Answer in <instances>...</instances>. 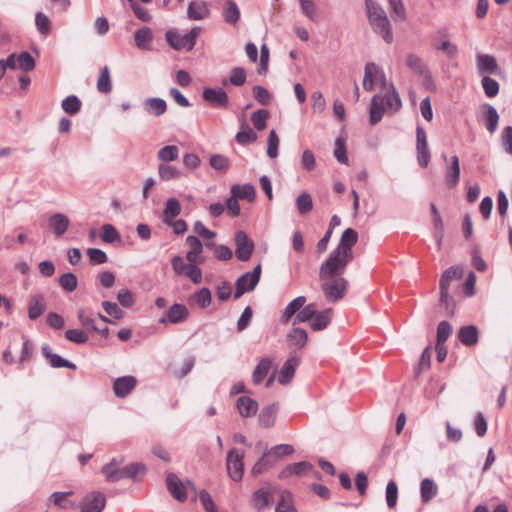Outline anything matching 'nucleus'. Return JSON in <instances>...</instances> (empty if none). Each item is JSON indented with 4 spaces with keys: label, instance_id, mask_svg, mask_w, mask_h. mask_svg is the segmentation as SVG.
Here are the masks:
<instances>
[{
    "label": "nucleus",
    "instance_id": "c85d7f7f",
    "mask_svg": "<svg viewBox=\"0 0 512 512\" xmlns=\"http://www.w3.org/2000/svg\"><path fill=\"white\" fill-rule=\"evenodd\" d=\"M460 180L459 158L453 155L449 159V165L446 168V182L449 187H455Z\"/></svg>",
    "mask_w": 512,
    "mask_h": 512
},
{
    "label": "nucleus",
    "instance_id": "338daca9",
    "mask_svg": "<svg viewBox=\"0 0 512 512\" xmlns=\"http://www.w3.org/2000/svg\"><path fill=\"white\" fill-rule=\"evenodd\" d=\"M86 253L91 263L96 265L104 264L108 260L107 254L98 248H88Z\"/></svg>",
    "mask_w": 512,
    "mask_h": 512
},
{
    "label": "nucleus",
    "instance_id": "c9c22d12",
    "mask_svg": "<svg viewBox=\"0 0 512 512\" xmlns=\"http://www.w3.org/2000/svg\"><path fill=\"white\" fill-rule=\"evenodd\" d=\"M438 493V486L434 480L424 478L420 484V494L423 503L430 502Z\"/></svg>",
    "mask_w": 512,
    "mask_h": 512
},
{
    "label": "nucleus",
    "instance_id": "9b49d317",
    "mask_svg": "<svg viewBox=\"0 0 512 512\" xmlns=\"http://www.w3.org/2000/svg\"><path fill=\"white\" fill-rule=\"evenodd\" d=\"M416 153L418 165L426 168L430 162L431 153L428 147L426 132L421 126L416 128Z\"/></svg>",
    "mask_w": 512,
    "mask_h": 512
},
{
    "label": "nucleus",
    "instance_id": "f257e3e1",
    "mask_svg": "<svg viewBox=\"0 0 512 512\" xmlns=\"http://www.w3.org/2000/svg\"><path fill=\"white\" fill-rule=\"evenodd\" d=\"M365 12L372 31L387 44L393 42L391 21L381 4L374 0H365Z\"/></svg>",
    "mask_w": 512,
    "mask_h": 512
},
{
    "label": "nucleus",
    "instance_id": "1a4fd4ad",
    "mask_svg": "<svg viewBox=\"0 0 512 512\" xmlns=\"http://www.w3.org/2000/svg\"><path fill=\"white\" fill-rule=\"evenodd\" d=\"M243 458L244 453L237 449H232L227 454L226 467L230 478L234 481H240L243 476Z\"/></svg>",
    "mask_w": 512,
    "mask_h": 512
},
{
    "label": "nucleus",
    "instance_id": "b1692460",
    "mask_svg": "<svg viewBox=\"0 0 512 512\" xmlns=\"http://www.w3.org/2000/svg\"><path fill=\"white\" fill-rule=\"evenodd\" d=\"M204 100L217 107H227L228 96L222 88H205L202 94Z\"/></svg>",
    "mask_w": 512,
    "mask_h": 512
},
{
    "label": "nucleus",
    "instance_id": "a19ab883",
    "mask_svg": "<svg viewBox=\"0 0 512 512\" xmlns=\"http://www.w3.org/2000/svg\"><path fill=\"white\" fill-rule=\"evenodd\" d=\"M190 301L191 303L196 304L199 308L205 309L211 304V291L208 288L203 287L191 296Z\"/></svg>",
    "mask_w": 512,
    "mask_h": 512
},
{
    "label": "nucleus",
    "instance_id": "7ed1b4c3",
    "mask_svg": "<svg viewBox=\"0 0 512 512\" xmlns=\"http://www.w3.org/2000/svg\"><path fill=\"white\" fill-rule=\"evenodd\" d=\"M275 495L279 498L276 512H297L291 502V494L287 491H277L275 487L270 485L258 489V508L272 503Z\"/></svg>",
    "mask_w": 512,
    "mask_h": 512
},
{
    "label": "nucleus",
    "instance_id": "7c9ffc66",
    "mask_svg": "<svg viewBox=\"0 0 512 512\" xmlns=\"http://www.w3.org/2000/svg\"><path fill=\"white\" fill-rule=\"evenodd\" d=\"M70 224L69 218L63 213H56L49 218V226L56 236H62Z\"/></svg>",
    "mask_w": 512,
    "mask_h": 512
},
{
    "label": "nucleus",
    "instance_id": "37998d69",
    "mask_svg": "<svg viewBox=\"0 0 512 512\" xmlns=\"http://www.w3.org/2000/svg\"><path fill=\"white\" fill-rule=\"evenodd\" d=\"M122 461H118L116 459L111 460L109 463L102 467V474L105 476L108 482H117L119 481L118 474L120 473V465Z\"/></svg>",
    "mask_w": 512,
    "mask_h": 512
},
{
    "label": "nucleus",
    "instance_id": "473e14b6",
    "mask_svg": "<svg viewBox=\"0 0 512 512\" xmlns=\"http://www.w3.org/2000/svg\"><path fill=\"white\" fill-rule=\"evenodd\" d=\"M181 213V204L177 198H169L163 211V222L167 225L172 223V220Z\"/></svg>",
    "mask_w": 512,
    "mask_h": 512
},
{
    "label": "nucleus",
    "instance_id": "393cba45",
    "mask_svg": "<svg viewBox=\"0 0 512 512\" xmlns=\"http://www.w3.org/2000/svg\"><path fill=\"white\" fill-rule=\"evenodd\" d=\"M431 45L433 49L443 52L448 59H455L458 55V48L447 38L435 36L432 38Z\"/></svg>",
    "mask_w": 512,
    "mask_h": 512
},
{
    "label": "nucleus",
    "instance_id": "4d7b16f0",
    "mask_svg": "<svg viewBox=\"0 0 512 512\" xmlns=\"http://www.w3.org/2000/svg\"><path fill=\"white\" fill-rule=\"evenodd\" d=\"M280 140L275 132V130H271L267 139V147L266 153L267 155L274 159L278 156V148H279Z\"/></svg>",
    "mask_w": 512,
    "mask_h": 512
},
{
    "label": "nucleus",
    "instance_id": "f704fd0d",
    "mask_svg": "<svg viewBox=\"0 0 512 512\" xmlns=\"http://www.w3.org/2000/svg\"><path fill=\"white\" fill-rule=\"evenodd\" d=\"M459 341L466 346H473L478 342V330L476 326L468 325L460 328Z\"/></svg>",
    "mask_w": 512,
    "mask_h": 512
},
{
    "label": "nucleus",
    "instance_id": "69168bd1",
    "mask_svg": "<svg viewBox=\"0 0 512 512\" xmlns=\"http://www.w3.org/2000/svg\"><path fill=\"white\" fill-rule=\"evenodd\" d=\"M398 487L394 481L388 482L386 486V502L389 508H394L397 504Z\"/></svg>",
    "mask_w": 512,
    "mask_h": 512
},
{
    "label": "nucleus",
    "instance_id": "680f3d73",
    "mask_svg": "<svg viewBox=\"0 0 512 512\" xmlns=\"http://www.w3.org/2000/svg\"><path fill=\"white\" fill-rule=\"evenodd\" d=\"M481 82L484 92L488 97L492 98L498 94L499 84L496 80L491 77L484 76Z\"/></svg>",
    "mask_w": 512,
    "mask_h": 512
},
{
    "label": "nucleus",
    "instance_id": "423d86ee",
    "mask_svg": "<svg viewBox=\"0 0 512 512\" xmlns=\"http://www.w3.org/2000/svg\"><path fill=\"white\" fill-rule=\"evenodd\" d=\"M201 33V28L198 26L193 27L188 33L180 35L176 31H167L165 36L168 44L175 50L191 51L195 44L196 39Z\"/></svg>",
    "mask_w": 512,
    "mask_h": 512
},
{
    "label": "nucleus",
    "instance_id": "aec40b11",
    "mask_svg": "<svg viewBox=\"0 0 512 512\" xmlns=\"http://www.w3.org/2000/svg\"><path fill=\"white\" fill-rule=\"evenodd\" d=\"M476 67L479 74H496L499 70L497 60L491 54H477Z\"/></svg>",
    "mask_w": 512,
    "mask_h": 512
},
{
    "label": "nucleus",
    "instance_id": "0eeeda50",
    "mask_svg": "<svg viewBox=\"0 0 512 512\" xmlns=\"http://www.w3.org/2000/svg\"><path fill=\"white\" fill-rule=\"evenodd\" d=\"M347 287L348 282L343 277H332L328 280H324L321 285L324 296L330 303L341 300L345 296Z\"/></svg>",
    "mask_w": 512,
    "mask_h": 512
},
{
    "label": "nucleus",
    "instance_id": "f3484780",
    "mask_svg": "<svg viewBox=\"0 0 512 512\" xmlns=\"http://www.w3.org/2000/svg\"><path fill=\"white\" fill-rule=\"evenodd\" d=\"M106 499L101 492H92L87 495L81 504V512H101L105 507Z\"/></svg>",
    "mask_w": 512,
    "mask_h": 512
},
{
    "label": "nucleus",
    "instance_id": "ddd939ff",
    "mask_svg": "<svg viewBox=\"0 0 512 512\" xmlns=\"http://www.w3.org/2000/svg\"><path fill=\"white\" fill-rule=\"evenodd\" d=\"M279 409V402L264 405L258 413V427L262 429H270L274 427Z\"/></svg>",
    "mask_w": 512,
    "mask_h": 512
},
{
    "label": "nucleus",
    "instance_id": "58836bf2",
    "mask_svg": "<svg viewBox=\"0 0 512 512\" xmlns=\"http://www.w3.org/2000/svg\"><path fill=\"white\" fill-rule=\"evenodd\" d=\"M153 39V32L149 27H142L135 31V45L141 50H147Z\"/></svg>",
    "mask_w": 512,
    "mask_h": 512
},
{
    "label": "nucleus",
    "instance_id": "f03ea898",
    "mask_svg": "<svg viewBox=\"0 0 512 512\" xmlns=\"http://www.w3.org/2000/svg\"><path fill=\"white\" fill-rule=\"evenodd\" d=\"M402 107L401 98L395 87L390 84L387 92L376 94L372 97L369 109V121L371 125H375L381 121L385 112H397Z\"/></svg>",
    "mask_w": 512,
    "mask_h": 512
},
{
    "label": "nucleus",
    "instance_id": "13d9d810",
    "mask_svg": "<svg viewBox=\"0 0 512 512\" xmlns=\"http://www.w3.org/2000/svg\"><path fill=\"white\" fill-rule=\"evenodd\" d=\"M389 6L396 19L405 21L407 19V12L402 0H388Z\"/></svg>",
    "mask_w": 512,
    "mask_h": 512
},
{
    "label": "nucleus",
    "instance_id": "c756f323",
    "mask_svg": "<svg viewBox=\"0 0 512 512\" xmlns=\"http://www.w3.org/2000/svg\"><path fill=\"white\" fill-rule=\"evenodd\" d=\"M46 309V303L43 295L36 294L32 296L28 303V317L35 320L40 317Z\"/></svg>",
    "mask_w": 512,
    "mask_h": 512
},
{
    "label": "nucleus",
    "instance_id": "9d476101",
    "mask_svg": "<svg viewBox=\"0 0 512 512\" xmlns=\"http://www.w3.org/2000/svg\"><path fill=\"white\" fill-rule=\"evenodd\" d=\"M375 83H381L384 88L387 85L383 70L375 63L370 62L365 65L362 85L364 90L371 91Z\"/></svg>",
    "mask_w": 512,
    "mask_h": 512
},
{
    "label": "nucleus",
    "instance_id": "09e8293b",
    "mask_svg": "<svg viewBox=\"0 0 512 512\" xmlns=\"http://www.w3.org/2000/svg\"><path fill=\"white\" fill-rule=\"evenodd\" d=\"M97 89L100 93H110L112 91V82L110 77L109 68L104 66L101 71L97 81Z\"/></svg>",
    "mask_w": 512,
    "mask_h": 512
},
{
    "label": "nucleus",
    "instance_id": "6e6552de",
    "mask_svg": "<svg viewBox=\"0 0 512 512\" xmlns=\"http://www.w3.org/2000/svg\"><path fill=\"white\" fill-rule=\"evenodd\" d=\"M166 482L171 495L180 502L187 499L188 489L196 493L195 487L191 482L187 481L186 483H183L173 473L167 475Z\"/></svg>",
    "mask_w": 512,
    "mask_h": 512
},
{
    "label": "nucleus",
    "instance_id": "4468645a",
    "mask_svg": "<svg viewBox=\"0 0 512 512\" xmlns=\"http://www.w3.org/2000/svg\"><path fill=\"white\" fill-rule=\"evenodd\" d=\"M235 254L237 259L240 261H247L252 254L254 243L249 240L246 233L243 231H237L235 233Z\"/></svg>",
    "mask_w": 512,
    "mask_h": 512
},
{
    "label": "nucleus",
    "instance_id": "5701e85b",
    "mask_svg": "<svg viewBox=\"0 0 512 512\" xmlns=\"http://www.w3.org/2000/svg\"><path fill=\"white\" fill-rule=\"evenodd\" d=\"M144 111L153 117L162 116L167 110L166 101L159 97H148L143 102Z\"/></svg>",
    "mask_w": 512,
    "mask_h": 512
},
{
    "label": "nucleus",
    "instance_id": "3c124183",
    "mask_svg": "<svg viewBox=\"0 0 512 512\" xmlns=\"http://www.w3.org/2000/svg\"><path fill=\"white\" fill-rule=\"evenodd\" d=\"M101 239L105 243L121 242V236L117 229L111 224H104L101 227Z\"/></svg>",
    "mask_w": 512,
    "mask_h": 512
},
{
    "label": "nucleus",
    "instance_id": "39448f33",
    "mask_svg": "<svg viewBox=\"0 0 512 512\" xmlns=\"http://www.w3.org/2000/svg\"><path fill=\"white\" fill-rule=\"evenodd\" d=\"M293 453L294 448L290 444H278L271 448L265 445L261 457H258V473L271 468L282 457Z\"/></svg>",
    "mask_w": 512,
    "mask_h": 512
},
{
    "label": "nucleus",
    "instance_id": "8fccbe9b",
    "mask_svg": "<svg viewBox=\"0 0 512 512\" xmlns=\"http://www.w3.org/2000/svg\"><path fill=\"white\" fill-rule=\"evenodd\" d=\"M255 139H256V135L253 133L249 124L245 120L242 119L241 125H240V130L236 134V141L241 145H245Z\"/></svg>",
    "mask_w": 512,
    "mask_h": 512
},
{
    "label": "nucleus",
    "instance_id": "4c0bfd02",
    "mask_svg": "<svg viewBox=\"0 0 512 512\" xmlns=\"http://www.w3.org/2000/svg\"><path fill=\"white\" fill-rule=\"evenodd\" d=\"M146 471V467L142 463H132L130 465L121 467L119 470V481L122 479L130 478V479H136L138 475H143Z\"/></svg>",
    "mask_w": 512,
    "mask_h": 512
},
{
    "label": "nucleus",
    "instance_id": "49530a36",
    "mask_svg": "<svg viewBox=\"0 0 512 512\" xmlns=\"http://www.w3.org/2000/svg\"><path fill=\"white\" fill-rule=\"evenodd\" d=\"M236 406L243 417H249L256 413L255 402L246 396L239 397L237 399Z\"/></svg>",
    "mask_w": 512,
    "mask_h": 512
},
{
    "label": "nucleus",
    "instance_id": "864d4df0",
    "mask_svg": "<svg viewBox=\"0 0 512 512\" xmlns=\"http://www.w3.org/2000/svg\"><path fill=\"white\" fill-rule=\"evenodd\" d=\"M179 149L175 145H167L162 147L158 153L157 157L163 163H168L176 160L178 158Z\"/></svg>",
    "mask_w": 512,
    "mask_h": 512
},
{
    "label": "nucleus",
    "instance_id": "c03bdc74",
    "mask_svg": "<svg viewBox=\"0 0 512 512\" xmlns=\"http://www.w3.org/2000/svg\"><path fill=\"white\" fill-rule=\"evenodd\" d=\"M331 312H332L331 309H327V310L321 311V312H318L316 310V314L311 319V328L314 331H320V330L325 329L330 322Z\"/></svg>",
    "mask_w": 512,
    "mask_h": 512
},
{
    "label": "nucleus",
    "instance_id": "4be33fe9",
    "mask_svg": "<svg viewBox=\"0 0 512 512\" xmlns=\"http://www.w3.org/2000/svg\"><path fill=\"white\" fill-rule=\"evenodd\" d=\"M137 380L134 376H122L113 383V390L117 397H126L136 386Z\"/></svg>",
    "mask_w": 512,
    "mask_h": 512
},
{
    "label": "nucleus",
    "instance_id": "0e129e2a",
    "mask_svg": "<svg viewBox=\"0 0 512 512\" xmlns=\"http://www.w3.org/2000/svg\"><path fill=\"white\" fill-rule=\"evenodd\" d=\"M334 156L340 163H342V164L348 163L345 140L342 139L341 137H338L335 140Z\"/></svg>",
    "mask_w": 512,
    "mask_h": 512
},
{
    "label": "nucleus",
    "instance_id": "de8ad7c7",
    "mask_svg": "<svg viewBox=\"0 0 512 512\" xmlns=\"http://www.w3.org/2000/svg\"><path fill=\"white\" fill-rule=\"evenodd\" d=\"M296 208L300 215H306L313 209L312 197L307 192L300 193L296 198Z\"/></svg>",
    "mask_w": 512,
    "mask_h": 512
},
{
    "label": "nucleus",
    "instance_id": "6e6d98bb",
    "mask_svg": "<svg viewBox=\"0 0 512 512\" xmlns=\"http://www.w3.org/2000/svg\"><path fill=\"white\" fill-rule=\"evenodd\" d=\"M17 67L24 72H30L35 68V60L27 51H23L17 57Z\"/></svg>",
    "mask_w": 512,
    "mask_h": 512
},
{
    "label": "nucleus",
    "instance_id": "e2e57ef3",
    "mask_svg": "<svg viewBox=\"0 0 512 512\" xmlns=\"http://www.w3.org/2000/svg\"><path fill=\"white\" fill-rule=\"evenodd\" d=\"M65 337L76 344L86 343L89 339V336L86 332L80 329H68L65 332Z\"/></svg>",
    "mask_w": 512,
    "mask_h": 512
},
{
    "label": "nucleus",
    "instance_id": "bf43d9fd",
    "mask_svg": "<svg viewBox=\"0 0 512 512\" xmlns=\"http://www.w3.org/2000/svg\"><path fill=\"white\" fill-rule=\"evenodd\" d=\"M440 305L446 310V314L452 316L454 314L455 301L453 297L449 295V290H440Z\"/></svg>",
    "mask_w": 512,
    "mask_h": 512
},
{
    "label": "nucleus",
    "instance_id": "20e7f679",
    "mask_svg": "<svg viewBox=\"0 0 512 512\" xmlns=\"http://www.w3.org/2000/svg\"><path fill=\"white\" fill-rule=\"evenodd\" d=\"M352 260V257L334 250L325 262L322 263L319 270V277L322 280H328L336 275L342 274L346 265Z\"/></svg>",
    "mask_w": 512,
    "mask_h": 512
},
{
    "label": "nucleus",
    "instance_id": "e433bc0d",
    "mask_svg": "<svg viewBox=\"0 0 512 512\" xmlns=\"http://www.w3.org/2000/svg\"><path fill=\"white\" fill-rule=\"evenodd\" d=\"M483 120L485 121L487 130L492 134L496 131L499 122V114L492 105H485L483 111Z\"/></svg>",
    "mask_w": 512,
    "mask_h": 512
},
{
    "label": "nucleus",
    "instance_id": "cd10ccee",
    "mask_svg": "<svg viewBox=\"0 0 512 512\" xmlns=\"http://www.w3.org/2000/svg\"><path fill=\"white\" fill-rule=\"evenodd\" d=\"M463 275H464V269L462 266L457 265V266L449 267L441 275L440 282H439V289L440 290H444V289L449 290L451 281L456 280V279H461L463 277Z\"/></svg>",
    "mask_w": 512,
    "mask_h": 512
},
{
    "label": "nucleus",
    "instance_id": "ea45409f",
    "mask_svg": "<svg viewBox=\"0 0 512 512\" xmlns=\"http://www.w3.org/2000/svg\"><path fill=\"white\" fill-rule=\"evenodd\" d=\"M158 175L163 181H171L179 179L182 176V172L175 166L162 163L158 166Z\"/></svg>",
    "mask_w": 512,
    "mask_h": 512
},
{
    "label": "nucleus",
    "instance_id": "dca6fc26",
    "mask_svg": "<svg viewBox=\"0 0 512 512\" xmlns=\"http://www.w3.org/2000/svg\"><path fill=\"white\" fill-rule=\"evenodd\" d=\"M299 363L300 359L295 354H291L284 362L277 376L281 385H288L292 381Z\"/></svg>",
    "mask_w": 512,
    "mask_h": 512
},
{
    "label": "nucleus",
    "instance_id": "79ce46f5",
    "mask_svg": "<svg viewBox=\"0 0 512 512\" xmlns=\"http://www.w3.org/2000/svg\"><path fill=\"white\" fill-rule=\"evenodd\" d=\"M222 16L228 24H236L240 18V11L237 4L232 0L226 1V7L223 9Z\"/></svg>",
    "mask_w": 512,
    "mask_h": 512
},
{
    "label": "nucleus",
    "instance_id": "a878e982",
    "mask_svg": "<svg viewBox=\"0 0 512 512\" xmlns=\"http://www.w3.org/2000/svg\"><path fill=\"white\" fill-rule=\"evenodd\" d=\"M308 340L307 332L302 328H293L287 334V343L290 349H302Z\"/></svg>",
    "mask_w": 512,
    "mask_h": 512
},
{
    "label": "nucleus",
    "instance_id": "bb28decb",
    "mask_svg": "<svg viewBox=\"0 0 512 512\" xmlns=\"http://www.w3.org/2000/svg\"><path fill=\"white\" fill-rule=\"evenodd\" d=\"M313 466L307 461L296 462L287 465L280 473L279 478L286 479L292 475L301 476L306 472L312 470Z\"/></svg>",
    "mask_w": 512,
    "mask_h": 512
},
{
    "label": "nucleus",
    "instance_id": "603ef678",
    "mask_svg": "<svg viewBox=\"0 0 512 512\" xmlns=\"http://www.w3.org/2000/svg\"><path fill=\"white\" fill-rule=\"evenodd\" d=\"M61 107L64 110L65 113L70 115L77 114L81 109V101L79 98L75 95L67 96L65 99H63L61 103Z\"/></svg>",
    "mask_w": 512,
    "mask_h": 512
},
{
    "label": "nucleus",
    "instance_id": "774afa93",
    "mask_svg": "<svg viewBox=\"0 0 512 512\" xmlns=\"http://www.w3.org/2000/svg\"><path fill=\"white\" fill-rule=\"evenodd\" d=\"M35 24L38 29V31L43 34L47 35L50 32V20L48 16H46L42 12H37L35 15Z\"/></svg>",
    "mask_w": 512,
    "mask_h": 512
},
{
    "label": "nucleus",
    "instance_id": "5fc2aeb1",
    "mask_svg": "<svg viewBox=\"0 0 512 512\" xmlns=\"http://www.w3.org/2000/svg\"><path fill=\"white\" fill-rule=\"evenodd\" d=\"M316 309L317 308L314 304H308L306 306H303L296 314L293 320V325L310 321L316 314Z\"/></svg>",
    "mask_w": 512,
    "mask_h": 512
},
{
    "label": "nucleus",
    "instance_id": "a211bd4d",
    "mask_svg": "<svg viewBox=\"0 0 512 512\" xmlns=\"http://www.w3.org/2000/svg\"><path fill=\"white\" fill-rule=\"evenodd\" d=\"M256 286V267L243 275H241L236 281V290L234 298H240L244 293L251 291Z\"/></svg>",
    "mask_w": 512,
    "mask_h": 512
},
{
    "label": "nucleus",
    "instance_id": "f8f14e48",
    "mask_svg": "<svg viewBox=\"0 0 512 512\" xmlns=\"http://www.w3.org/2000/svg\"><path fill=\"white\" fill-rule=\"evenodd\" d=\"M406 66L415 74L422 76L424 85L429 88L432 85V77L422 58L418 55L409 53L405 58Z\"/></svg>",
    "mask_w": 512,
    "mask_h": 512
},
{
    "label": "nucleus",
    "instance_id": "052dcab7",
    "mask_svg": "<svg viewBox=\"0 0 512 512\" xmlns=\"http://www.w3.org/2000/svg\"><path fill=\"white\" fill-rule=\"evenodd\" d=\"M60 286L68 292H72L77 288L78 280L73 273H65L59 278Z\"/></svg>",
    "mask_w": 512,
    "mask_h": 512
},
{
    "label": "nucleus",
    "instance_id": "412c9836",
    "mask_svg": "<svg viewBox=\"0 0 512 512\" xmlns=\"http://www.w3.org/2000/svg\"><path fill=\"white\" fill-rule=\"evenodd\" d=\"M43 357L49 361L50 365L54 368H68L75 370L77 367L74 363L62 358L58 354H54L49 345L44 344L41 348Z\"/></svg>",
    "mask_w": 512,
    "mask_h": 512
},
{
    "label": "nucleus",
    "instance_id": "6ab92c4d",
    "mask_svg": "<svg viewBox=\"0 0 512 512\" xmlns=\"http://www.w3.org/2000/svg\"><path fill=\"white\" fill-rule=\"evenodd\" d=\"M358 241V233L356 230L352 228H347L341 235L339 244L336 250L340 251L342 254L349 255L353 258L352 247Z\"/></svg>",
    "mask_w": 512,
    "mask_h": 512
},
{
    "label": "nucleus",
    "instance_id": "a18cd8bd",
    "mask_svg": "<svg viewBox=\"0 0 512 512\" xmlns=\"http://www.w3.org/2000/svg\"><path fill=\"white\" fill-rule=\"evenodd\" d=\"M231 194L236 198L252 201L255 196V189L251 184L233 185Z\"/></svg>",
    "mask_w": 512,
    "mask_h": 512
},
{
    "label": "nucleus",
    "instance_id": "72a5a7b5",
    "mask_svg": "<svg viewBox=\"0 0 512 512\" xmlns=\"http://www.w3.org/2000/svg\"><path fill=\"white\" fill-rule=\"evenodd\" d=\"M188 17L191 20H203L209 15V9L204 1H193L187 9Z\"/></svg>",
    "mask_w": 512,
    "mask_h": 512
},
{
    "label": "nucleus",
    "instance_id": "2f4dec72",
    "mask_svg": "<svg viewBox=\"0 0 512 512\" xmlns=\"http://www.w3.org/2000/svg\"><path fill=\"white\" fill-rule=\"evenodd\" d=\"M306 298L304 296H298L293 299L284 309L281 314L280 320L283 324H287L292 316H296L298 311L305 305Z\"/></svg>",
    "mask_w": 512,
    "mask_h": 512
},
{
    "label": "nucleus",
    "instance_id": "2eb2a0df",
    "mask_svg": "<svg viewBox=\"0 0 512 512\" xmlns=\"http://www.w3.org/2000/svg\"><path fill=\"white\" fill-rule=\"evenodd\" d=\"M189 316L187 307L183 304H173L168 308L165 314L159 319L161 324H178L185 321Z\"/></svg>",
    "mask_w": 512,
    "mask_h": 512
}]
</instances>
